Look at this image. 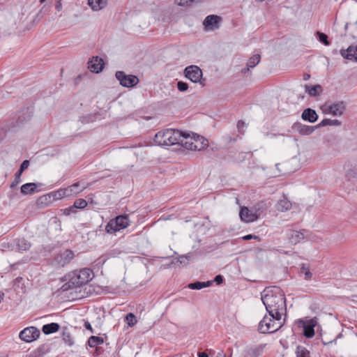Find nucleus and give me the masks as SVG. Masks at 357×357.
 Returning a JSON list of instances; mask_svg holds the SVG:
<instances>
[{
  "label": "nucleus",
  "instance_id": "nucleus-18",
  "mask_svg": "<svg viewBox=\"0 0 357 357\" xmlns=\"http://www.w3.org/2000/svg\"><path fill=\"white\" fill-rule=\"evenodd\" d=\"M340 53L344 59L357 62V46L351 45L347 50H342Z\"/></svg>",
  "mask_w": 357,
  "mask_h": 357
},
{
  "label": "nucleus",
  "instance_id": "nucleus-54",
  "mask_svg": "<svg viewBox=\"0 0 357 357\" xmlns=\"http://www.w3.org/2000/svg\"><path fill=\"white\" fill-rule=\"evenodd\" d=\"M3 296H4V294L2 291H0V301H1V300H3Z\"/></svg>",
  "mask_w": 357,
  "mask_h": 357
},
{
  "label": "nucleus",
  "instance_id": "nucleus-44",
  "mask_svg": "<svg viewBox=\"0 0 357 357\" xmlns=\"http://www.w3.org/2000/svg\"><path fill=\"white\" fill-rule=\"evenodd\" d=\"M195 0H181L178 1V5L180 6H189L191 3H192Z\"/></svg>",
  "mask_w": 357,
  "mask_h": 357
},
{
  "label": "nucleus",
  "instance_id": "nucleus-56",
  "mask_svg": "<svg viewBox=\"0 0 357 357\" xmlns=\"http://www.w3.org/2000/svg\"><path fill=\"white\" fill-rule=\"evenodd\" d=\"M268 136H270L271 138L273 137H275L277 135L275 134H270V135H267Z\"/></svg>",
  "mask_w": 357,
  "mask_h": 357
},
{
  "label": "nucleus",
  "instance_id": "nucleus-32",
  "mask_svg": "<svg viewBox=\"0 0 357 357\" xmlns=\"http://www.w3.org/2000/svg\"><path fill=\"white\" fill-rule=\"evenodd\" d=\"M264 350V347L262 345L257 346L255 348L250 349L248 351L249 357H259L261 355Z\"/></svg>",
  "mask_w": 357,
  "mask_h": 357
},
{
  "label": "nucleus",
  "instance_id": "nucleus-50",
  "mask_svg": "<svg viewBox=\"0 0 357 357\" xmlns=\"http://www.w3.org/2000/svg\"><path fill=\"white\" fill-rule=\"evenodd\" d=\"M55 8L57 11H60L62 9V4L61 0H58L55 5Z\"/></svg>",
  "mask_w": 357,
  "mask_h": 357
},
{
  "label": "nucleus",
  "instance_id": "nucleus-49",
  "mask_svg": "<svg viewBox=\"0 0 357 357\" xmlns=\"http://www.w3.org/2000/svg\"><path fill=\"white\" fill-rule=\"evenodd\" d=\"M21 175L22 174H19V171L15 173V181H14V183L12 185V186L14 185H17L20 182Z\"/></svg>",
  "mask_w": 357,
  "mask_h": 357
},
{
  "label": "nucleus",
  "instance_id": "nucleus-10",
  "mask_svg": "<svg viewBox=\"0 0 357 357\" xmlns=\"http://www.w3.org/2000/svg\"><path fill=\"white\" fill-rule=\"evenodd\" d=\"M317 324L316 318L309 320H299L298 325L303 328V335L307 338H311L314 335V327Z\"/></svg>",
  "mask_w": 357,
  "mask_h": 357
},
{
  "label": "nucleus",
  "instance_id": "nucleus-12",
  "mask_svg": "<svg viewBox=\"0 0 357 357\" xmlns=\"http://www.w3.org/2000/svg\"><path fill=\"white\" fill-rule=\"evenodd\" d=\"M185 76L194 83L201 81L203 73L202 70L197 66H190L184 70Z\"/></svg>",
  "mask_w": 357,
  "mask_h": 357
},
{
  "label": "nucleus",
  "instance_id": "nucleus-33",
  "mask_svg": "<svg viewBox=\"0 0 357 357\" xmlns=\"http://www.w3.org/2000/svg\"><path fill=\"white\" fill-rule=\"evenodd\" d=\"M341 122L337 119H324L319 124V126H340Z\"/></svg>",
  "mask_w": 357,
  "mask_h": 357
},
{
  "label": "nucleus",
  "instance_id": "nucleus-8",
  "mask_svg": "<svg viewBox=\"0 0 357 357\" xmlns=\"http://www.w3.org/2000/svg\"><path fill=\"white\" fill-rule=\"evenodd\" d=\"M74 252L70 250H64L60 251L54 257V262L59 266H65L69 264L74 258Z\"/></svg>",
  "mask_w": 357,
  "mask_h": 357
},
{
  "label": "nucleus",
  "instance_id": "nucleus-38",
  "mask_svg": "<svg viewBox=\"0 0 357 357\" xmlns=\"http://www.w3.org/2000/svg\"><path fill=\"white\" fill-rule=\"evenodd\" d=\"M126 321L129 326H133L137 324V317L132 313H128L126 317Z\"/></svg>",
  "mask_w": 357,
  "mask_h": 357
},
{
  "label": "nucleus",
  "instance_id": "nucleus-27",
  "mask_svg": "<svg viewBox=\"0 0 357 357\" xmlns=\"http://www.w3.org/2000/svg\"><path fill=\"white\" fill-rule=\"evenodd\" d=\"M38 185L34 183H27L21 186V192L24 195H32L37 192Z\"/></svg>",
  "mask_w": 357,
  "mask_h": 357
},
{
  "label": "nucleus",
  "instance_id": "nucleus-11",
  "mask_svg": "<svg viewBox=\"0 0 357 357\" xmlns=\"http://www.w3.org/2000/svg\"><path fill=\"white\" fill-rule=\"evenodd\" d=\"M115 75L120 84L124 87H132L138 83V78L136 76L126 75L123 71H117Z\"/></svg>",
  "mask_w": 357,
  "mask_h": 357
},
{
  "label": "nucleus",
  "instance_id": "nucleus-31",
  "mask_svg": "<svg viewBox=\"0 0 357 357\" xmlns=\"http://www.w3.org/2000/svg\"><path fill=\"white\" fill-rule=\"evenodd\" d=\"M103 343V339L100 337L91 336L88 340V344L91 347H95Z\"/></svg>",
  "mask_w": 357,
  "mask_h": 357
},
{
  "label": "nucleus",
  "instance_id": "nucleus-51",
  "mask_svg": "<svg viewBox=\"0 0 357 357\" xmlns=\"http://www.w3.org/2000/svg\"><path fill=\"white\" fill-rule=\"evenodd\" d=\"M84 327L86 329L90 330L91 332H93V329H92L91 325V324L89 321H86L84 323Z\"/></svg>",
  "mask_w": 357,
  "mask_h": 357
},
{
  "label": "nucleus",
  "instance_id": "nucleus-55",
  "mask_svg": "<svg viewBox=\"0 0 357 357\" xmlns=\"http://www.w3.org/2000/svg\"><path fill=\"white\" fill-rule=\"evenodd\" d=\"M310 75H308V74H305V75H304V79H305V80H307V79H308L310 78Z\"/></svg>",
  "mask_w": 357,
  "mask_h": 357
},
{
  "label": "nucleus",
  "instance_id": "nucleus-58",
  "mask_svg": "<svg viewBox=\"0 0 357 357\" xmlns=\"http://www.w3.org/2000/svg\"><path fill=\"white\" fill-rule=\"evenodd\" d=\"M77 201L82 202V201H86V200H85V199H84L80 198V199H77Z\"/></svg>",
  "mask_w": 357,
  "mask_h": 357
},
{
  "label": "nucleus",
  "instance_id": "nucleus-19",
  "mask_svg": "<svg viewBox=\"0 0 357 357\" xmlns=\"http://www.w3.org/2000/svg\"><path fill=\"white\" fill-rule=\"evenodd\" d=\"M208 140L204 137L196 134L194 139L192 151H202L208 147Z\"/></svg>",
  "mask_w": 357,
  "mask_h": 357
},
{
  "label": "nucleus",
  "instance_id": "nucleus-17",
  "mask_svg": "<svg viewBox=\"0 0 357 357\" xmlns=\"http://www.w3.org/2000/svg\"><path fill=\"white\" fill-rule=\"evenodd\" d=\"M88 65V68L91 72L98 73L103 69L104 61L98 56H93L89 61Z\"/></svg>",
  "mask_w": 357,
  "mask_h": 357
},
{
  "label": "nucleus",
  "instance_id": "nucleus-14",
  "mask_svg": "<svg viewBox=\"0 0 357 357\" xmlns=\"http://www.w3.org/2000/svg\"><path fill=\"white\" fill-rule=\"evenodd\" d=\"M195 135V133H192L191 135L188 132L181 131V137H179L177 144L181 145L186 149L192 151Z\"/></svg>",
  "mask_w": 357,
  "mask_h": 357
},
{
  "label": "nucleus",
  "instance_id": "nucleus-9",
  "mask_svg": "<svg viewBox=\"0 0 357 357\" xmlns=\"http://www.w3.org/2000/svg\"><path fill=\"white\" fill-rule=\"evenodd\" d=\"M40 335V332L37 328L30 326L22 330L20 333L19 337L26 342H31L38 338Z\"/></svg>",
  "mask_w": 357,
  "mask_h": 357
},
{
  "label": "nucleus",
  "instance_id": "nucleus-30",
  "mask_svg": "<svg viewBox=\"0 0 357 357\" xmlns=\"http://www.w3.org/2000/svg\"><path fill=\"white\" fill-rule=\"evenodd\" d=\"M84 188V185H80L79 183H75L70 186H68L66 190H69L68 195L69 197L77 194Z\"/></svg>",
  "mask_w": 357,
  "mask_h": 357
},
{
  "label": "nucleus",
  "instance_id": "nucleus-5",
  "mask_svg": "<svg viewBox=\"0 0 357 357\" xmlns=\"http://www.w3.org/2000/svg\"><path fill=\"white\" fill-rule=\"evenodd\" d=\"M129 225L128 218L126 215H119L115 219L111 220L105 226V231L108 234H114L123 229Z\"/></svg>",
  "mask_w": 357,
  "mask_h": 357
},
{
  "label": "nucleus",
  "instance_id": "nucleus-43",
  "mask_svg": "<svg viewBox=\"0 0 357 357\" xmlns=\"http://www.w3.org/2000/svg\"><path fill=\"white\" fill-rule=\"evenodd\" d=\"M190 258V255H181L178 257L177 262L181 264H186L185 260H189Z\"/></svg>",
  "mask_w": 357,
  "mask_h": 357
},
{
  "label": "nucleus",
  "instance_id": "nucleus-7",
  "mask_svg": "<svg viewBox=\"0 0 357 357\" xmlns=\"http://www.w3.org/2000/svg\"><path fill=\"white\" fill-rule=\"evenodd\" d=\"M287 236L292 244L296 245L305 239H309L311 233L306 229H302L301 231L289 229L287 231Z\"/></svg>",
  "mask_w": 357,
  "mask_h": 357
},
{
  "label": "nucleus",
  "instance_id": "nucleus-22",
  "mask_svg": "<svg viewBox=\"0 0 357 357\" xmlns=\"http://www.w3.org/2000/svg\"><path fill=\"white\" fill-rule=\"evenodd\" d=\"M87 205L88 202H74L73 206L63 210V214L70 215V214L75 213L77 209H84Z\"/></svg>",
  "mask_w": 357,
  "mask_h": 357
},
{
  "label": "nucleus",
  "instance_id": "nucleus-42",
  "mask_svg": "<svg viewBox=\"0 0 357 357\" xmlns=\"http://www.w3.org/2000/svg\"><path fill=\"white\" fill-rule=\"evenodd\" d=\"M29 161L27 160H25L22 162V163L20 165V169L18 170L19 171V174H22V172L26 170L29 166Z\"/></svg>",
  "mask_w": 357,
  "mask_h": 357
},
{
  "label": "nucleus",
  "instance_id": "nucleus-13",
  "mask_svg": "<svg viewBox=\"0 0 357 357\" xmlns=\"http://www.w3.org/2000/svg\"><path fill=\"white\" fill-rule=\"evenodd\" d=\"M68 192H69V190L61 188L58 190L52 191L48 194L44 195L40 197L38 201H48L49 199H51L52 201H57L64 197H68Z\"/></svg>",
  "mask_w": 357,
  "mask_h": 357
},
{
  "label": "nucleus",
  "instance_id": "nucleus-41",
  "mask_svg": "<svg viewBox=\"0 0 357 357\" xmlns=\"http://www.w3.org/2000/svg\"><path fill=\"white\" fill-rule=\"evenodd\" d=\"M177 88L180 91H185L188 89V85L185 82L179 81L177 82Z\"/></svg>",
  "mask_w": 357,
  "mask_h": 357
},
{
  "label": "nucleus",
  "instance_id": "nucleus-29",
  "mask_svg": "<svg viewBox=\"0 0 357 357\" xmlns=\"http://www.w3.org/2000/svg\"><path fill=\"white\" fill-rule=\"evenodd\" d=\"M213 281H207V282H195L192 283H190L188 287L190 289H202V288L209 287L212 284Z\"/></svg>",
  "mask_w": 357,
  "mask_h": 357
},
{
  "label": "nucleus",
  "instance_id": "nucleus-4",
  "mask_svg": "<svg viewBox=\"0 0 357 357\" xmlns=\"http://www.w3.org/2000/svg\"><path fill=\"white\" fill-rule=\"evenodd\" d=\"M280 320H275L272 317L264 316L263 319L259 322L258 331L261 333H272L277 331L282 324Z\"/></svg>",
  "mask_w": 357,
  "mask_h": 357
},
{
  "label": "nucleus",
  "instance_id": "nucleus-3",
  "mask_svg": "<svg viewBox=\"0 0 357 357\" xmlns=\"http://www.w3.org/2000/svg\"><path fill=\"white\" fill-rule=\"evenodd\" d=\"M181 137V131L174 129H166L159 131L155 135L153 141L158 146H172L177 144Z\"/></svg>",
  "mask_w": 357,
  "mask_h": 357
},
{
  "label": "nucleus",
  "instance_id": "nucleus-23",
  "mask_svg": "<svg viewBox=\"0 0 357 357\" xmlns=\"http://www.w3.org/2000/svg\"><path fill=\"white\" fill-rule=\"evenodd\" d=\"M108 0H88V5L93 11H99L105 8Z\"/></svg>",
  "mask_w": 357,
  "mask_h": 357
},
{
  "label": "nucleus",
  "instance_id": "nucleus-37",
  "mask_svg": "<svg viewBox=\"0 0 357 357\" xmlns=\"http://www.w3.org/2000/svg\"><path fill=\"white\" fill-rule=\"evenodd\" d=\"M301 273H303L304 275V278L306 280H310L312 278V273L310 271L309 268L305 264H303L301 265Z\"/></svg>",
  "mask_w": 357,
  "mask_h": 357
},
{
  "label": "nucleus",
  "instance_id": "nucleus-61",
  "mask_svg": "<svg viewBox=\"0 0 357 357\" xmlns=\"http://www.w3.org/2000/svg\"><path fill=\"white\" fill-rule=\"evenodd\" d=\"M275 166L277 168H278L279 164H276Z\"/></svg>",
  "mask_w": 357,
  "mask_h": 357
},
{
  "label": "nucleus",
  "instance_id": "nucleus-24",
  "mask_svg": "<svg viewBox=\"0 0 357 357\" xmlns=\"http://www.w3.org/2000/svg\"><path fill=\"white\" fill-rule=\"evenodd\" d=\"M318 116L316 112L310 108L305 109L302 113V119L304 121H308L310 123H314L317 120Z\"/></svg>",
  "mask_w": 357,
  "mask_h": 357
},
{
  "label": "nucleus",
  "instance_id": "nucleus-46",
  "mask_svg": "<svg viewBox=\"0 0 357 357\" xmlns=\"http://www.w3.org/2000/svg\"><path fill=\"white\" fill-rule=\"evenodd\" d=\"M213 282H215L218 284H220L223 282V277L221 275H218L215 277Z\"/></svg>",
  "mask_w": 357,
  "mask_h": 357
},
{
  "label": "nucleus",
  "instance_id": "nucleus-47",
  "mask_svg": "<svg viewBox=\"0 0 357 357\" xmlns=\"http://www.w3.org/2000/svg\"><path fill=\"white\" fill-rule=\"evenodd\" d=\"M258 238H259V237L257 236L252 235V234H248L243 237V239L245 240V241H248L250 239H258Z\"/></svg>",
  "mask_w": 357,
  "mask_h": 357
},
{
  "label": "nucleus",
  "instance_id": "nucleus-53",
  "mask_svg": "<svg viewBox=\"0 0 357 357\" xmlns=\"http://www.w3.org/2000/svg\"><path fill=\"white\" fill-rule=\"evenodd\" d=\"M216 357H226V356L223 352H219L217 354Z\"/></svg>",
  "mask_w": 357,
  "mask_h": 357
},
{
  "label": "nucleus",
  "instance_id": "nucleus-60",
  "mask_svg": "<svg viewBox=\"0 0 357 357\" xmlns=\"http://www.w3.org/2000/svg\"><path fill=\"white\" fill-rule=\"evenodd\" d=\"M181 0H178V1H180ZM175 3L178 4L177 0H175Z\"/></svg>",
  "mask_w": 357,
  "mask_h": 357
},
{
  "label": "nucleus",
  "instance_id": "nucleus-26",
  "mask_svg": "<svg viewBox=\"0 0 357 357\" xmlns=\"http://www.w3.org/2000/svg\"><path fill=\"white\" fill-rule=\"evenodd\" d=\"M305 92L309 94L310 96L316 97L320 95L322 92V87L319 84L314 86H305Z\"/></svg>",
  "mask_w": 357,
  "mask_h": 357
},
{
  "label": "nucleus",
  "instance_id": "nucleus-45",
  "mask_svg": "<svg viewBox=\"0 0 357 357\" xmlns=\"http://www.w3.org/2000/svg\"><path fill=\"white\" fill-rule=\"evenodd\" d=\"M245 127V124L243 121H239L237 123V128L241 133H243V129Z\"/></svg>",
  "mask_w": 357,
  "mask_h": 357
},
{
  "label": "nucleus",
  "instance_id": "nucleus-52",
  "mask_svg": "<svg viewBox=\"0 0 357 357\" xmlns=\"http://www.w3.org/2000/svg\"><path fill=\"white\" fill-rule=\"evenodd\" d=\"M197 356L198 357H209L208 355L205 352H199Z\"/></svg>",
  "mask_w": 357,
  "mask_h": 357
},
{
  "label": "nucleus",
  "instance_id": "nucleus-1",
  "mask_svg": "<svg viewBox=\"0 0 357 357\" xmlns=\"http://www.w3.org/2000/svg\"><path fill=\"white\" fill-rule=\"evenodd\" d=\"M261 301L269 316L275 320H280L283 311L286 310V299L283 291L276 287L266 289L261 294Z\"/></svg>",
  "mask_w": 357,
  "mask_h": 357
},
{
  "label": "nucleus",
  "instance_id": "nucleus-25",
  "mask_svg": "<svg viewBox=\"0 0 357 357\" xmlns=\"http://www.w3.org/2000/svg\"><path fill=\"white\" fill-rule=\"evenodd\" d=\"M260 59L261 56L259 54H256L253 55L252 57H250L248 61L247 68L242 69V73L245 74L250 70V68L255 67L259 63Z\"/></svg>",
  "mask_w": 357,
  "mask_h": 357
},
{
  "label": "nucleus",
  "instance_id": "nucleus-40",
  "mask_svg": "<svg viewBox=\"0 0 357 357\" xmlns=\"http://www.w3.org/2000/svg\"><path fill=\"white\" fill-rule=\"evenodd\" d=\"M318 37H319V40L321 43H322L323 44H324L325 45L328 46L329 45V42L328 40V36L326 34L324 33H321L319 31H318L317 33Z\"/></svg>",
  "mask_w": 357,
  "mask_h": 357
},
{
  "label": "nucleus",
  "instance_id": "nucleus-28",
  "mask_svg": "<svg viewBox=\"0 0 357 357\" xmlns=\"http://www.w3.org/2000/svg\"><path fill=\"white\" fill-rule=\"evenodd\" d=\"M60 326L57 323H50L45 324L42 328V331L46 334H51L59 331Z\"/></svg>",
  "mask_w": 357,
  "mask_h": 357
},
{
  "label": "nucleus",
  "instance_id": "nucleus-62",
  "mask_svg": "<svg viewBox=\"0 0 357 357\" xmlns=\"http://www.w3.org/2000/svg\"><path fill=\"white\" fill-rule=\"evenodd\" d=\"M228 357H232V354H231Z\"/></svg>",
  "mask_w": 357,
  "mask_h": 357
},
{
  "label": "nucleus",
  "instance_id": "nucleus-6",
  "mask_svg": "<svg viewBox=\"0 0 357 357\" xmlns=\"http://www.w3.org/2000/svg\"><path fill=\"white\" fill-rule=\"evenodd\" d=\"M323 112L326 114L341 116L343 114L346 105L343 101H338L331 104L326 103L322 106Z\"/></svg>",
  "mask_w": 357,
  "mask_h": 357
},
{
  "label": "nucleus",
  "instance_id": "nucleus-48",
  "mask_svg": "<svg viewBox=\"0 0 357 357\" xmlns=\"http://www.w3.org/2000/svg\"><path fill=\"white\" fill-rule=\"evenodd\" d=\"M108 258L109 257H107L106 255H102L98 259V263L99 264H104Z\"/></svg>",
  "mask_w": 357,
  "mask_h": 357
},
{
  "label": "nucleus",
  "instance_id": "nucleus-57",
  "mask_svg": "<svg viewBox=\"0 0 357 357\" xmlns=\"http://www.w3.org/2000/svg\"><path fill=\"white\" fill-rule=\"evenodd\" d=\"M50 202H45V206H48Z\"/></svg>",
  "mask_w": 357,
  "mask_h": 357
},
{
  "label": "nucleus",
  "instance_id": "nucleus-34",
  "mask_svg": "<svg viewBox=\"0 0 357 357\" xmlns=\"http://www.w3.org/2000/svg\"><path fill=\"white\" fill-rule=\"evenodd\" d=\"M292 207V202H277L275 205V208L277 210L284 212L287 211Z\"/></svg>",
  "mask_w": 357,
  "mask_h": 357
},
{
  "label": "nucleus",
  "instance_id": "nucleus-59",
  "mask_svg": "<svg viewBox=\"0 0 357 357\" xmlns=\"http://www.w3.org/2000/svg\"><path fill=\"white\" fill-rule=\"evenodd\" d=\"M45 1H46V0H40V2L41 3H44Z\"/></svg>",
  "mask_w": 357,
  "mask_h": 357
},
{
  "label": "nucleus",
  "instance_id": "nucleus-21",
  "mask_svg": "<svg viewBox=\"0 0 357 357\" xmlns=\"http://www.w3.org/2000/svg\"><path fill=\"white\" fill-rule=\"evenodd\" d=\"M15 251L22 252L29 250L31 246L30 242L24 238H15Z\"/></svg>",
  "mask_w": 357,
  "mask_h": 357
},
{
  "label": "nucleus",
  "instance_id": "nucleus-16",
  "mask_svg": "<svg viewBox=\"0 0 357 357\" xmlns=\"http://www.w3.org/2000/svg\"><path fill=\"white\" fill-rule=\"evenodd\" d=\"M239 216L241 220L245 222H252L255 221L258 218V216L256 214V213L248 209V208L245 206L241 208Z\"/></svg>",
  "mask_w": 357,
  "mask_h": 357
},
{
  "label": "nucleus",
  "instance_id": "nucleus-35",
  "mask_svg": "<svg viewBox=\"0 0 357 357\" xmlns=\"http://www.w3.org/2000/svg\"><path fill=\"white\" fill-rule=\"evenodd\" d=\"M1 250L2 251H15V241L14 239L8 241L3 242L1 244Z\"/></svg>",
  "mask_w": 357,
  "mask_h": 357
},
{
  "label": "nucleus",
  "instance_id": "nucleus-15",
  "mask_svg": "<svg viewBox=\"0 0 357 357\" xmlns=\"http://www.w3.org/2000/svg\"><path fill=\"white\" fill-rule=\"evenodd\" d=\"M221 18L218 15H208L204 20L203 24L207 31H214L219 28Z\"/></svg>",
  "mask_w": 357,
  "mask_h": 357
},
{
  "label": "nucleus",
  "instance_id": "nucleus-2",
  "mask_svg": "<svg viewBox=\"0 0 357 357\" xmlns=\"http://www.w3.org/2000/svg\"><path fill=\"white\" fill-rule=\"evenodd\" d=\"M93 277V271L89 268H82L76 271L70 275V278L67 284L63 287L64 290L71 287H79L87 284Z\"/></svg>",
  "mask_w": 357,
  "mask_h": 357
},
{
  "label": "nucleus",
  "instance_id": "nucleus-39",
  "mask_svg": "<svg viewBox=\"0 0 357 357\" xmlns=\"http://www.w3.org/2000/svg\"><path fill=\"white\" fill-rule=\"evenodd\" d=\"M63 340L69 346H72L74 344L73 337L70 333L66 331L63 332Z\"/></svg>",
  "mask_w": 357,
  "mask_h": 357
},
{
  "label": "nucleus",
  "instance_id": "nucleus-20",
  "mask_svg": "<svg viewBox=\"0 0 357 357\" xmlns=\"http://www.w3.org/2000/svg\"><path fill=\"white\" fill-rule=\"evenodd\" d=\"M293 129L298 132L301 135H308L312 133L314 130V128L310 126L303 125L301 123H295L293 125Z\"/></svg>",
  "mask_w": 357,
  "mask_h": 357
},
{
  "label": "nucleus",
  "instance_id": "nucleus-36",
  "mask_svg": "<svg viewBox=\"0 0 357 357\" xmlns=\"http://www.w3.org/2000/svg\"><path fill=\"white\" fill-rule=\"evenodd\" d=\"M296 354V357H310V351L302 346L297 347Z\"/></svg>",
  "mask_w": 357,
  "mask_h": 357
}]
</instances>
